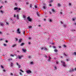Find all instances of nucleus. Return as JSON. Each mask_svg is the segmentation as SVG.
<instances>
[{
  "label": "nucleus",
  "mask_w": 76,
  "mask_h": 76,
  "mask_svg": "<svg viewBox=\"0 0 76 76\" xmlns=\"http://www.w3.org/2000/svg\"><path fill=\"white\" fill-rule=\"evenodd\" d=\"M52 11L53 12H55V10H54V9H52Z\"/></svg>",
  "instance_id": "20"
},
{
  "label": "nucleus",
  "mask_w": 76,
  "mask_h": 76,
  "mask_svg": "<svg viewBox=\"0 0 76 76\" xmlns=\"http://www.w3.org/2000/svg\"><path fill=\"white\" fill-rule=\"evenodd\" d=\"M21 41H22V39H19V42H21Z\"/></svg>",
  "instance_id": "10"
},
{
  "label": "nucleus",
  "mask_w": 76,
  "mask_h": 76,
  "mask_svg": "<svg viewBox=\"0 0 76 76\" xmlns=\"http://www.w3.org/2000/svg\"><path fill=\"white\" fill-rule=\"evenodd\" d=\"M49 6H51V4H49Z\"/></svg>",
  "instance_id": "63"
},
{
  "label": "nucleus",
  "mask_w": 76,
  "mask_h": 76,
  "mask_svg": "<svg viewBox=\"0 0 76 76\" xmlns=\"http://www.w3.org/2000/svg\"><path fill=\"white\" fill-rule=\"evenodd\" d=\"M60 13H61V14H62V12H61Z\"/></svg>",
  "instance_id": "62"
},
{
  "label": "nucleus",
  "mask_w": 76,
  "mask_h": 76,
  "mask_svg": "<svg viewBox=\"0 0 76 76\" xmlns=\"http://www.w3.org/2000/svg\"><path fill=\"white\" fill-rule=\"evenodd\" d=\"M58 64V62H56V64Z\"/></svg>",
  "instance_id": "56"
},
{
  "label": "nucleus",
  "mask_w": 76,
  "mask_h": 76,
  "mask_svg": "<svg viewBox=\"0 0 76 76\" xmlns=\"http://www.w3.org/2000/svg\"><path fill=\"white\" fill-rule=\"evenodd\" d=\"M54 68L55 69V70H57V68L56 66H55Z\"/></svg>",
  "instance_id": "21"
},
{
  "label": "nucleus",
  "mask_w": 76,
  "mask_h": 76,
  "mask_svg": "<svg viewBox=\"0 0 76 76\" xmlns=\"http://www.w3.org/2000/svg\"><path fill=\"white\" fill-rule=\"evenodd\" d=\"M72 19H73L72 20H73V21H75V19L73 18Z\"/></svg>",
  "instance_id": "43"
},
{
  "label": "nucleus",
  "mask_w": 76,
  "mask_h": 76,
  "mask_svg": "<svg viewBox=\"0 0 76 76\" xmlns=\"http://www.w3.org/2000/svg\"><path fill=\"white\" fill-rule=\"evenodd\" d=\"M20 75H22V73L21 72H20Z\"/></svg>",
  "instance_id": "50"
},
{
  "label": "nucleus",
  "mask_w": 76,
  "mask_h": 76,
  "mask_svg": "<svg viewBox=\"0 0 76 76\" xmlns=\"http://www.w3.org/2000/svg\"><path fill=\"white\" fill-rule=\"evenodd\" d=\"M23 45H24V43H22L20 45H21V46H23Z\"/></svg>",
  "instance_id": "12"
},
{
  "label": "nucleus",
  "mask_w": 76,
  "mask_h": 76,
  "mask_svg": "<svg viewBox=\"0 0 76 76\" xmlns=\"http://www.w3.org/2000/svg\"><path fill=\"white\" fill-rule=\"evenodd\" d=\"M23 34H24L25 33V31H24L23 32Z\"/></svg>",
  "instance_id": "42"
},
{
  "label": "nucleus",
  "mask_w": 76,
  "mask_h": 76,
  "mask_svg": "<svg viewBox=\"0 0 76 76\" xmlns=\"http://www.w3.org/2000/svg\"><path fill=\"white\" fill-rule=\"evenodd\" d=\"M18 9V8L17 7H16L14 8V10H17Z\"/></svg>",
  "instance_id": "17"
},
{
  "label": "nucleus",
  "mask_w": 76,
  "mask_h": 76,
  "mask_svg": "<svg viewBox=\"0 0 76 76\" xmlns=\"http://www.w3.org/2000/svg\"><path fill=\"white\" fill-rule=\"evenodd\" d=\"M2 7H3V6H1V7H0V9H1Z\"/></svg>",
  "instance_id": "53"
},
{
  "label": "nucleus",
  "mask_w": 76,
  "mask_h": 76,
  "mask_svg": "<svg viewBox=\"0 0 76 76\" xmlns=\"http://www.w3.org/2000/svg\"><path fill=\"white\" fill-rule=\"evenodd\" d=\"M1 67L2 68H4V67H3V66H2V65H1Z\"/></svg>",
  "instance_id": "34"
},
{
  "label": "nucleus",
  "mask_w": 76,
  "mask_h": 76,
  "mask_svg": "<svg viewBox=\"0 0 76 76\" xmlns=\"http://www.w3.org/2000/svg\"><path fill=\"white\" fill-rule=\"evenodd\" d=\"M74 24L75 25H76V23H74Z\"/></svg>",
  "instance_id": "46"
},
{
  "label": "nucleus",
  "mask_w": 76,
  "mask_h": 76,
  "mask_svg": "<svg viewBox=\"0 0 76 76\" xmlns=\"http://www.w3.org/2000/svg\"><path fill=\"white\" fill-rule=\"evenodd\" d=\"M74 71V69H72V70H69V72H73Z\"/></svg>",
  "instance_id": "6"
},
{
  "label": "nucleus",
  "mask_w": 76,
  "mask_h": 76,
  "mask_svg": "<svg viewBox=\"0 0 76 76\" xmlns=\"http://www.w3.org/2000/svg\"><path fill=\"white\" fill-rule=\"evenodd\" d=\"M2 33L1 32H0V34H1Z\"/></svg>",
  "instance_id": "64"
},
{
  "label": "nucleus",
  "mask_w": 76,
  "mask_h": 76,
  "mask_svg": "<svg viewBox=\"0 0 76 76\" xmlns=\"http://www.w3.org/2000/svg\"><path fill=\"white\" fill-rule=\"evenodd\" d=\"M28 44L29 45H30V44H31V42H28Z\"/></svg>",
  "instance_id": "40"
},
{
  "label": "nucleus",
  "mask_w": 76,
  "mask_h": 76,
  "mask_svg": "<svg viewBox=\"0 0 76 76\" xmlns=\"http://www.w3.org/2000/svg\"><path fill=\"white\" fill-rule=\"evenodd\" d=\"M14 18L16 17V15H14Z\"/></svg>",
  "instance_id": "54"
},
{
  "label": "nucleus",
  "mask_w": 76,
  "mask_h": 76,
  "mask_svg": "<svg viewBox=\"0 0 76 76\" xmlns=\"http://www.w3.org/2000/svg\"><path fill=\"white\" fill-rule=\"evenodd\" d=\"M11 56H12V57H14V55H13L12 54H11Z\"/></svg>",
  "instance_id": "36"
},
{
  "label": "nucleus",
  "mask_w": 76,
  "mask_h": 76,
  "mask_svg": "<svg viewBox=\"0 0 76 76\" xmlns=\"http://www.w3.org/2000/svg\"><path fill=\"white\" fill-rule=\"evenodd\" d=\"M22 50L23 51V52H26V49H22Z\"/></svg>",
  "instance_id": "9"
},
{
  "label": "nucleus",
  "mask_w": 76,
  "mask_h": 76,
  "mask_svg": "<svg viewBox=\"0 0 76 76\" xmlns=\"http://www.w3.org/2000/svg\"><path fill=\"white\" fill-rule=\"evenodd\" d=\"M1 26H3V25H4V24H3V23H1Z\"/></svg>",
  "instance_id": "31"
},
{
  "label": "nucleus",
  "mask_w": 76,
  "mask_h": 76,
  "mask_svg": "<svg viewBox=\"0 0 76 76\" xmlns=\"http://www.w3.org/2000/svg\"><path fill=\"white\" fill-rule=\"evenodd\" d=\"M16 45V44L13 45L12 46V47H15Z\"/></svg>",
  "instance_id": "15"
},
{
  "label": "nucleus",
  "mask_w": 76,
  "mask_h": 76,
  "mask_svg": "<svg viewBox=\"0 0 76 76\" xmlns=\"http://www.w3.org/2000/svg\"><path fill=\"white\" fill-rule=\"evenodd\" d=\"M61 62L62 63L63 67H67V65L66 64V63L64 61H61Z\"/></svg>",
  "instance_id": "1"
},
{
  "label": "nucleus",
  "mask_w": 76,
  "mask_h": 76,
  "mask_svg": "<svg viewBox=\"0 0 76 76\" xmlns=\"http://www.w3.org/2000/svg\"><path fill=\"white\" fill-rule=\"evenodd\" d=\"M28 58H31V56H28Z\"/></svg>",
  "instance_id": "29"
},
{
  "label": "nucleus",
  "mask_w": 76,
  "mask_h": 76,
  "mask_svg": "<svg viewBox=\"0 0 76 76\" xmlns=\"http://www.w3.org/2000/svg\"><path fill=\"white\" fill-rule=\"evenodd\" d=\"M6 24H7V25H9V23H7V22H6Z\"/></svg>",
  "instance_id": "26"
},
{
  "label": "nucleus",
  "mask_w": 76,
  "mask_h": 76,
  "mask_svg": "<svg viewBox=\"0 0 76 76\" xmlns=\"http://www.w3.org/2000/svg\"><path fill=\"white\" fill-rule=\"evenodd\" d=\"M17 19H19V15H17Z\"/></svg>",
  "instance_id": "11"
},
{
  "label": "nucleus",
  "mask_w": 76,
  "mask_h": 76,
  "mask_svg": "<svg viewBox=\"0 0 76 76\" xmlns=\"http://www.w3.org/2000/svg\"><path fill=\"white\" fill-rule=\"evenodd\" d=\"M26 4H29V2H26Z\"/></svg>",
  "instance_id": "28"
},
{
  "label": "nucleus",
  "mask_w": 76,
  "mask_h": 76,
  "mask_svg": "<svg viewBox=\"0 0 76 76\" xmlns=\"http://www.w3.org/2000/svg\"><path fill=\"white\" fill-rule=\"evenodd\" d=\"M17 33L18 34H20V32L19 31V28L18 29Z\"/></svg>",
  "instance_id": "7"
},
{
  "label": "nucleus",
  "mask_w": 76,
  "mask_h": 76,
  "mask_svg": "<svg viewBox=\"0 0 76 76\" xmlns=\"http://www.w3.org/2000/svg\"><path fill=\"white\" fill-rule=\"evenodd\" d=\"M16 65L17 66H18V68H20V67H21V66L20 65V64H19L18 63H16Z\"/></svg>",
  "instance_id": "3"
},
{
  "label": "nucleus",
  "mask_w": 76,
  "mask_h": 76,
  "mask_svg": "<svg viewBox=\"0 0 76 76\" xmlns=\"http://www.w3.org/2000/svg\"><path fill=\"white\" fill-rule=\"evenodd\" d=\"M20 71L21 72H23V71L22 69H20Z\"/></svg>",
  "instance_id": "27"
},
{
  "label": "nucleus",
  "mask_w": 76,
  "mask_h": 76,
  "mask_svg": "<svg viewBox=\"0 0 76 76\" xmlns=\"http://www.w3.org/2000/svg\"><path fill=\"white\" fill-rule=\"evenodd\" d=\"M50 61V59H49L48 60V61Z\"/></svg>",
  "instance_id": "58"
},
{
  "label": "nucleus",
  "mask_w": 76,
  "mask_h": 76,
  "mask_svg": "<svg viewBox=\"0 0 76 76\" xmlns=\"http://www.w3.org/2000/svg\"><path fill=\"white\" fill-rule=\"evenodd\" d=\"M58 7H60L61 6V4H57Z\"/></svg>",
  "instance_id": "8"
},
{
  "label": "nucleus",
  "mask_w": 76,
  "mask_h": 76,
  "mask_svg": "<svg viewBox=\"0 0 76 76\" xmlns=\"http://www.w3.org/2000/svg\"><path fill=\"white\" fill-rule=\"evenodd\" d=\"M44 49V50H45V51H47V49L46 48H45Z\"/></svg>",
  "instance_id": "23"
},
{
  "label": "nucleus",
  "mask_w": 76,
  "mask_h": 76,
  "mask_svg": "<svg viewBox=\"0 0 76 76\" xmlns=\"http://www.w3.org/2000/svg\"><path fill=\"white\" fill-rule=\"evenodd\" d=\"M11 75H12V76H13V74L12 73H11Z\"/></svg>",
  "instance_id": "45"
},
{
  "label": "nucleus",
  "mask_w": 76,
  "mask_h": 76,
  "mask_svg": "<svg viewBox=\"0 0 76 76\" xmlns=\"http://www.w3.org/2000/svg\"><path fill=\"white\" fill-rule=\"evenodd\" d=\"M73 54L74 55H75V56H76V52H74Z\"/></svg>",
  "instance_id": "22"
},
{
  "label": "nucleus",
  "mask_w": 76,
  "mask_h": 76,
  "mask_svg": "<svg viewBox=\"0 0 76 76\" xmlns=\"http://www.w3.org/2000/svg\"><path fill=\"white\" fill-rule=\"evenodd\" d=\"M66 61H69V59H67L66 60Z\"/></svg>",
  "instance_id": "49"
},
{
  "label": "nucleus",
  "mask_w": 76,
  "mask_h": 76,
  "mask_svg": "<svg viewBox=\"0 0 76 76\" xmlns=\"http://www.w3.org/2000/svg\"><path fill=\"white\" fill-rule=\"evenodd\" d=\"M3 72H5L6 71V70H5V69H4L3 70Z\"/></svg>",
  "instance_id": "30"
},
{
  "label": "nucleus",
  "mask_w": 76,
  "mask_h": 76,
  "mask_svg": "<svg viewBox=\"0 0 76 76\" xmlns=\"http://www.w3.org/2000/svg\"><path fill=\"white\" fill-rule=\"evenodd\" d=\"M5 41H6V42H7V43L8 42V41H7V40H6Z\"/></svg>",
  "instance_id": "47"
},
{
  "label": "nucleus",
  "mask_w": 76,
  "mask_h": 76,
  "mask_svg": "<svg viewBox=\"0 0 76 76\" xmlns=\"http://www.w3.org/2000/svg\"><path fill=\"white\" fill-rule=\"evenodd\" d=\"M43 8L44 9H46V7L45 6H43Z\"/></svg>",
  "instance_id": "16"
},
{
  "label": "nucleus",
  "mask_w": 76,
  "mask_h": 76,
  "mask_svg": "<svg viewBox=\"0 0 76 76\" xmlns=\"http://www.w3.org/2000/svg\"><path fill=\"white\" fill-rule=\"evenodd\" d=\"M21 9H20V8H19V9H18V10H20Z\"/></svg>",
  "instance_id": "57"
},
{
  "label": "nucleus",
  "mask_w": 76,
  "mask_h": 76,
  "mask_svg": "<svg viewBox=\"0 0 76 76\" xmlns=\"http://www.w3.org/2000/svg\"><path fill=\"white\" fill-rule=\"evenodd\" d=\"M1 13H3V11L2 10H1Z\"/></svg>",
  "instance_id": "38"
},
{
  "label": "nucleus",
  "mask_w": 76,
  "mask_h": 76,
  "mask_svg": "<svg viewBox=\"0 0 76 76\" xmlns=\"http://www.w3.org/2000/svg\"><path fill=\"white\" fill-rule=\"evenodd\" d=\"M64 46L65 47H66V45H64Z\"/></svg>",
  "instance_id": "51"
},
{
  "label": "nucleus",
  "mask_w": 76,
  "mask_h": 76,
  "mask_svg": "<svg viewBox=\"0 0 76 76\" xmlns=\"http://www.w3.org/2000/svg\"><path fill=\"white\" fill-rule=\"evenodd\" d=\"M69 6H71V3H69Z\"/></svg>",
  "instance_id": "59"
},
{
  "label": "nucleus",
  "mask_w": 76,
  "mask_h": 76,
  "mask_svg": "<svg viewBox=\"0 0 76 76\" xmlns=\"http://www.w3.org/2000/svg\"><path fill=\"white\" fill-rule=\"evenodd\" d=\"M64 55H65V56H67V55L66 54H65V53H64Z\"/></svg>",
  "instance_id": "55"
},
{
  "label": "nucleus",
  "mask_w": 76,
  "mask_h": 76,
  "mask_svg": "<svg viewBox=\"0 0 76 76\" xmlns=\"http://www.w3.org/2000/svg\"><path fill=\"white\" fill-rule=\"evenodd\" d=\"M27 19L28 20V21H29V22L32 21V19H31V18H30V17H29V16H28L27 18Z\"/></svg>",
  "instance_id": "2"
},
{
  "label": "nucleus",
  "mask_w": 76,
  "mask_h": 76,
  "mask_svg": "<svg viewBox=\"0 0 76 76\" xmlns=\"http://www.w3.org/2000/svg\"><path fill=\"white\" fill-rule=\"evenodd\" d=\"M23 18H26V16H25V15H23Z\"/></svg>",
  "instance_id": "37"
},
{
  "label": "nucleus",
  "mask_w": 76,
  "mask_h": 76,
  "mask_svg": "<svg viewBox=\"0 0 76 76\" xmlns=\"http://www.w3.org/2000/svg\"><path fill=\"white\" fill-rule=\"evenodd\" d=\"M45 48H44V47H43L42 48H41V49L42 50H44V49Z\"/></svg>",
  "instance_id": "18"
},
{
  "label": "nucleus",
  "mask_w": 76,
  "mask_h": 76,
  "mask_svg": "<svg viewBox=\"0 0 76 76\" xmlns=\"http://www.w3.org/2000/svg\"><path fill=\"white\" fill-rule=\"evenodd\" d=\"M15 39H16V41H17L18 40V39L17 38H15Z\"/></svg>",
  "instance_id": "25"
},
{
  "label": "nucleus",
  "mask_w": 76,
  "mask_h": 76,
  "mask_svg": "<svg viewBox=\"0 0 76 76\" xmlns=\"http://www.w3.org/2000/svg\"><path fill=\"white\" fill-rule=\"evenodd\" d=\"M51 57L49 56V59H50H50H51Z\"/></svg>",
  "instance_id": "35"
},
{
  "label": "nucleus",
  "mask_w": 76,
  "mask_h": 76,
  "mask_svg": "<svg viewBox=\"0 0 76 76\" xmlns=\"http://www.w3.org/2000/svg\"><path fill=\"white\" fill-rule=\"evenodd\" d=\"M26 72L28 73V74H29L31 73V71L29 70H28L26 71Z\"/></svg>",
  "instance_id": "4"
},
{
  "label": "nucleus",
  "mask_w": 76,
  "mask_h": 76,
  "mask_svg": "<svg viewBox=\"0 0 76 76\" xmlns=\"http://www.w3.org/2000/svg\"><path fill=\"white\" fill-rule=\"evenodd\" d=\"M61 23H62L63 24V22H62V21L61 22Z\"/></svg>",
  "instance_id": "60"
},
{
  "label": "nucleus",
  "mask_w": 76,
  "mask_h": 76,
  "mask_svg": "<svg viewBox=\"0 0 76 76\" xmlns=\"http://www.w3.org/2000/svg\"><path fill=\"white\" fill-rule=\"evenodd\" d=\"M37 16H39L40 14L39 13L37 12Z\"/></svg>",
  "instance_id": "19"
},
{
  "label": "nucleus",
  "mask_w": 76,
  "mask_h": 76,
  "mask_svg": "<svg viewBox=\"0 0 76 76\" xmlns=\"http://www.w3.org/2000/svg\"><path fill=\"white\" fill-rule=\"evenodd\" d=\"M13 66V63H11V66Z\"/></svg>",
  "instance_id": "39"
},
{
  "label": "nucleus",
  "mask_w": 76,
  "mask_h": 76,
  "mask_svg": "<svg viewBox=\"0 0 76 76\" xmlns=\"http://www.w3.org/2000/svg\"><path fill=\"white\" fill-rule=\"evenodd\" d=\"M5 3H7V1H5Z\"/></svg>",
  "instance_id": "44"
},
{
  "label": "nucleus",
  "mask_w": 76,
  "mask_h": 76,
  "mask_svg": "<svg viewBox=\"0 0 76 76\" xmlns=\"http://www.w3.org/2000/svg\"><path fill=\"white\" fill-rule=\"evenodd\" d=\"M0 40H1V41L2 40V38H1V39H0Z\"/></svg>",
  "instance_id": "61"
},
{
  "label": "nucleus",
  "mask_w": 76,
  "mask_h": 76,
  "mask_svg": "<svg viewBox=\"0 0 76 76\" xmlns=\"http://www.w3.org/2000/svg\"><path fill=\"white\" fill-rule=\"evenodd\" d=\"M54 51H55V52H57V49H55L54 50Z\"/></svg>",
  "instance_id": "24"
},
{
  "label": "nucleus",
  "mask_w": 76,
  "mask_h": 76,
  "mask_svg": "<svg viewBox=\"0 0 76 76\" xmlns=\"http://www.w3.org/2000/svg\"><path fill=\"white\" fill-rule=\"evenodd\" d=\"M50 22H52V20H51V19H50Z\"/></svg>",
  "instance_id": "48"
},
{
  "label": "nucleus",
  "mask_w": 76,
  "mask_h": 76,
  "mask_svg": "<svg viewBox=\"0 0 76 76\" xmlns=\"http://www.w3.org/2000/svg\"><path fill=\"white\" fill-rule=\"evenodd\" d=\"M28 28H32V26H29L28 27Z\"/></svg>",
  "instance_id": "32"
},
{
  "label": "nucleus",
  "mask_w": 76,
  "mask_h": 76,
  "mask_svg": "<svg viewBox=\"0 0 76 76\" xmlns=\"http://www.w3.org/2000/svg\"><path fill=\"white\" fill-rule=\"evenodd\" d=\"M4 47H6V46H7V45H6V44H4Z\"/></svg>",
  "instance_id": "13"
},
{
  "label": "nucleus",
  "mask_w": 76,
  "mask_h": 76,
  "mask_svg": "<svg viewBox=\"0 0 76 76\" xmlns=\"http://www.w3.org/2000/svg\"><path fill=\"white\" fill-rule=\"evenodd\" d=\"M18 58H19V59H20L21 58H22V57H23V56H20L19 55H18Z\"/></svg>",
  "instance_id": "5"
},
{
  "label": "nucleus",
  "mask_w": 76,
  "mask_h": 76,
  "mask_svg": "<svg viewBox=\"0 0 76 76\" xmlns=\"http://www.w3.org/2000/svg\"><path fill=\"white\" fill-rule=\"evenodd\" d=\"M35 8H36V9H37V5H35Z\"/></svg>",
  "instance_id": "33"
},
{
  "label": "nucleus",
  "mask_w": 76,
  "mask_h": 76,
  "mask_svg": "<svg viewBox=\"0 0 76 76\" xmlns=\"http://www.w3.org/2000/svg\"><path fill=\"white\" fill-rule=\"evenodd\" d=\"M8 61H11V60H12V58H10L8 59Z\"/></svg>",
  "instance_id": "14"
},
{
  "label": "nucleus",
  "mask_w": 76,
  "mask_h": 76,
  "mask_svg": "<svg viewBox=\"0 0 76 76\" xmlns=\"http://www.w3.org/2000/svg\"><path fill=\"white\" fill-rule=\"evenodd\" d=\"M33 62H31L30 63V64H33Z\"/></svg>",
  "instance_id": "41"
},
{
  "label": "nucleus",
  "mask_w": 76,
  "mask_h": 76,
  "mask_svg": "<svg viewBox=\"0 0 76 76\" xmlns=\"http://www.w3.org/2000/svg\"><path fill=\"white\" fill-rule=\"evenodd\" d=\"M53 48H56V46H53Z\"/></svg>",
  "instance_id": "52"
}]
</instances>
